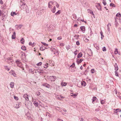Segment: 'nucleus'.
<instances>
[{
	"label": "nucleus",
	"instance_id": "1",
	"mask_svg": "<svg viewBox=\"0 0 121 121\" xmlns=\"http://www.w3.org/2000/svg\"><path fill=\"white\" fill-rule=\"evenodd\" d=\"M57 4V2H56L50 1L48 3V7L50 8H52L55 6V4Z\"/></svg>",
	"mask_w": 121,
	"mask_h": 121
},
{
	"label": "nucleus",
	"instance_id": "2",
	"mask_svg": "<svg viewBox=\"0 0 121 121\" xmlns=\"http://www.w3.org/2000/svg\"><path fill=\"white\" fill-rule=\"evenodd\" d=\"M47 78L51 81H55L56 79L55 76H47Z\"/></svg>",
	"mask_w": 121,
	"mask_h": 121
},
{
	"label": "nucleus",
	"instance_id": "3",
	"mask_svg": "<svg viewBox=\"0 0 121 121\" xmlns=\"http://www.w3.org/2000/svg\"><path fill=\"white\" fill-rule=\"evenodd\" d=\"M115 70V76H118V73L117 72V71L118 70V68L117 63H115L114 65Z\"/></svg>",
	"mask_w": 121,
	"mask_h": 121
},
{
	"label": "nucleus",
	"instance_id": "4",
	"mask_svg": "<svg viewBox=\"0 0 121 121\" xmlns=\"http://www.w3.org/2000/svg\"><path fill=\"white\" fill-rule=\"evenodd\" d=\"M16 62L18 66L20 67H22V63L19 60H17L16 61Z\"/></svg>",
	"mask_w": 121,
	"mask_h": 121
},
{
	"label": "nucleus",
	"instance_id": "5",
	"mask_svg": "<svg viewBox=\"0 0 121 121\" xmlns=\"http://www.w3.org/2000/svg\"><path fill=\"white\" fill-rule=\"evenodd\" d=\"M56 98L59 99L61 100H62V99H64L65 98V97L64 96H62L60 95H58L56 96Z\"/></svg>",
	"mask_w": 121,
	"mask_h": 121
},
{
	"label": "nucleus",
	"instance_id": "6",
	"mask_svg": "<svg viewBox=\"0 0 121 121\" xmlns=\"http://www.w3.org/2000/svg\"><path fill=\"white\" fill-rule=\"evenodd\" d=\"M43 86L48 88H50V85L47 83H43Z\"/></svg>",
	"mask_w": 121,
	"mask_h": 121
},
{
	"label": "nucleus",
	"instance_id": "7",
	"mask_svg": "<svg viewBox=\"0 0 121 121\" xmlns=\"http://www.w3.org/2000/svg\"><path fill=\"white\" fill-rule=\"evenodd\" d=\"M23 97L27 101L29 100V99L27 95L26 94H25L23 95Z\"/></svg>",
	"mask_w": 121,
	"mask_h": 121
},
{
	"label": "nucleus",
	"instance_id": "8",
	"mask_svg": "<svg viewBox=\"0 0 121 121\" xmlns=\"http://www.w3.org/2000/svg\"><path fill=\"white\" fill-rule=\"evenodd\" d=\"M78 83L81 84L82 86L84 87L86 86V82L84 81H83L82 82L79 81L78 82Z\"/></svg>",
	"mask_w": 121,
	"mask_h": 121
},
{
	"label": "nucleus",
	"instance_id": "9",
	"mask_svg": "<svg viewBox=\"0 0 121 121\" xmlns=\"http://www.w3.org/2000/svg\"><path fill=\"white\" fill-rule=\"evenodd\" d=\"M9 75H11L14 76L16 75V74L15 73L14 71L13 70H11L9 72Z\"/></svg>",
	"mask_w": 121,
	"mask_h": 121
},
{
	"label": "nucleus",
	"instance_id": "10",
	"mask_svg": "<svg viewBox=\"0 0 121 121\" xmlns=\"http://www.w3.org/2000/svg\"><path fill=\"white\" fill-rule=\"evenodd\" d=\"M10 86L11 88H13L14 87V83L13 82H11L10 83Z\"/></svg>",
	"mask_w": 121,
	"mask_h": 121
},
{
	"label": "nucleus",
	"instance_id": "11",
	"mask_svg": "<svg viewBox=\"0 0 121 121\" xmlns=\"http://www.w3.org/2000/svg\"><path fill=\"white\" fill-rule=\"evenodd\" d=\"M87 11L88 13L92 14L93 16H94L95 15L93 13V12L91 10L88 9L87 10Z\"/></svg>",
	"mask_w": 121,
	"mask_h": 121
},
{
	"label": "nucleus",
	"instance_id": "12",
	"mask_svg": "<svg viewBox=\"0 0 121 121\" xmlns=\"http://www.w3.org/2000/svg\"><path fill=\"white\" fill-rule=\"evenodd\" d=\"M80 29L83 32V33H84L85 31V27L84 26H82L80 27Z\"/></svg>",
	"mask_w": 121,
	"mask_h": 121
},
{
	"label": "nucleus",
	"instance_id": "13",
	"mask_svg": "<svg viewBox=\"0 0 121 121\" xmlns=\"http://www.w3.org/2000/svg\"><path fill=\"white\" fill-rule=\"evenodd\" d=\"M56 10V8L55 6H54L53 8L52 9H51V11L53 13H54Z\"/></svg>",
	"mask_w": 121,
	"mask_h": 121
},
{
	"label": "nucleus",
	"instance_id": "14",
	"mask_svg": "<svg viewBox=\"0 0 121 121\" xmlns=\"http://www.w3.org/2000/svg\"><path fill=\"white\" fill-rule=\"evenodd\" d=\"M82 56V52H80L78 54L77 56V58H79L81 57Z\"/></svg>",
	"mask_w": 121,
	"mask_h": 121
},
{
	"label": "nucleus",
	"instance_id": "15",
	"mask_svg": "<svg viewBox=\"0 0 121 121\" xmlns=\"http://www.w3.org/2000/svg\"><path fill=\"white\" fill-rule=\"evenodd\" d=\"M16 38V34L15 32H14L12 36V38L13 39H14Z\"/></svg>",
	"mask_w": 121,
	"mask_h": 121
},
{
	"label": "nucleus",
	"instance_id": "16",
	"mask_svg": "<svg viewBox=\"0 0 121 121\" xmlns=\"http://www.w3.org/2000/svg\"><path fill=\"white\" fill-rule=\"evenodd\" d=\"M83 60L82 59H77V61L78 63H80Z\"/></svg>",
	"mask_w": 121,
	"mask_h": 121
},
{
	"label": "nucleus",
	"instance_id": "17",
	"mask_svg": "<svg viewBox=\"0 0 121 121\" xmlns=\"http://www.w3.org/2000/svg\"><path fill=\"white\" fill-rule=\"evenodd\" d=\"M26 116L27 117L28 119L30 118L31 117V115L30 113L28 112L26 114Z\"/></svg>",
	"mask_w": 121,
	"mask_h": 121
},
{
	"label": "nucleus",
	"instance_id": "18",
	"mask_svg": "<svg viewBox=\"0 0 121 121\" xmlns=\"http://www.w3.org/2000/svg\"><path fill=\"white\" fill-rule=\"evenodd\" d=\"M70 96L73 97L74 98H75L77 96V95L75 94H73L72 93H71Z\"/></svg>",
	"mask_w": 121,
	"mask_h": 121
},
{
	"label": "nucleus",
	"instance_id": "19",
	"mask_svg": "<svg viewBox=\"0 0 121 121\" xmlns=\"http://www.w3.org/2000/svg\"><path fill=\"white\" fill-rule=\"evenodd\" d=\"M66 84L67 83L65 82H62L61 84V86H65Z\"/></svg>",
	"mask_w": 121,
	"mask_h": 121
},
{
	"label": "nucleus",
	"instance_id": "20",
	"mask_svg": "<svg viewBox=\"0 0 121 121\" xmlns=\"http://www.w3.org/2000/svg\"><path fill=\"white\" fill-rule=\"evenodd\" d=\"M33 104L36 107H37L38 105V103L36 101H34L33 102Z\"/></svg>",
	"mask_w": 121,
	"mask_h": 121
},
{
	"label": "nucleus",
	"instance_id": "21",
	"mask_svg": "<svg viewBox=\"0 0 121 121\" xmlns=\"http://www.w3.org/2000/svg\"><path fill=\"white\" fill-rule=\"evenodd\" d=\"M20 106V104L18 103H17L16 104V105L15 106V108H19Z\"/></svg>",
	"mask_w": 121,
	"mask_h": 121
},
{
	"label": "nucleus",
	"instance_id": "22",
	"mask_svg": "<svg viewBox=\"0 0 121 121\" xmlns=\"http://www.w3.org/2000/svg\"><path fill=\"white\" fill-rule=\"evenodd\" d=\"M16 13L15 12H12L11 13V16H14V15H16Z\"/></svg>",
	"mask_w": 121,
	"mask_h": 121
},
{
	"label": "nucleus",
	"instance_id": "23",
	"mask_svg": "<svg viewBox=\"0 0 121 121\" xmlns=\"http://www.w3.org/2000/svg\"><path fill=\"white\" fill-rule=\"evenodd\" d=\"M20 4L21 6H25L26 7V5L25 3H22V1H20Z\"/></svg>",
	"mask_w": 121,
	"mask_h": 121
},
{
	"label": "nucleus",
	"instance_id": "24",
	"mask_svg": "<svg viewBox=\"0 0 121 121\" xmlns=\"http://www.w3.org/2000/svg\"><path fill=\"white\" fill-rule=\"evenodd\" d=\"M114 110H115V111H116V112H115L116 113H117L118 112H121V109L120 110L119 108H117L116 109H114Z\"/></svg>",
	"mask_w": 121,
	"mask_h": 121
},
{
	"label": "nucleus",
	"instance_id": "25",
	"mask_svg": "<svg viewBox=\"0 0 121 121\" xmlns=\"http://www.w3.org/2000/svg\"><path fill=\"white\" fill-rule=\"evenodd\" d=\"M114 53L115 54H117L118 52V50L116 48L115 49V51H114Z\"/></svg>",
	"mask_w": 121,
	"mask_h": 121
},
{
	"label": "nucleus",
	"instance_id": "26",
	"mask_svg": "<svg viewBox=\"0 0 121 121\" xmlns=\"http://www.w3.org/2000/svg\"><path fill=\"white\" fill-rule=\"evenodd\" d=\"M21 48L23 50H25L26 49V47L24 46H22L21 47Z\"/></svg>",
	"mask_w": 121,
	"mask_h": 121
},
{
	"label": "nucleus",
	"instance_id": "27",
	"mask_svg": "<svg viewBox=\"0 0 121 121\" xmlns=\"http://www.w3.org/2000/svg\"><path fill=\"white\" fill-rule=\"evenodd\" d=\"M20 42L21 43L23 44L24 43L25 40L23 38L21 40Z\"/></svg>",
	"mask_w": 121,
	"mask_h": 121
},
{
	"label": "nucleus",
	"instance_id": "28",
	"mask_svg": "<svg viewBox=\"0 0 121 121\" xmlns=\"http://www.w3.org/2000/svg\"><path fill=\"white\" fill-rule=\"evenodd\" d=\"M116 17H121V14L119 13H118L116 15Z\"/></svg>",
	"mask_w": 121,
	"mask_h": 121
},
{
	"label": "nucleus",
	"instance_id": "29",
	"mask_svg": "<svg viewBox=\"0 0 121 121\" xmlns=\"http://www.w3.org/2000/svg\"><path fill=\"white\" fill-rule=\"evenodd\" d=\"M60 13V10H59L58 12L55 13L56 15H57L58 14H59Z\"/></svg>",
	"mask_w": 121,
	"mask_h": 121
},
{
	"label": "nucleus",
	"instance_id": "30",
	"mask_svg": "<svg viewBox=\"0 0 121 121\" xmlns=\"http://www.w3.org/2000/svg\"><path fill=\"white\" fill-rule=\"evenodd\" d=\"M41 43L44 45L46 46H48V44H46L45 43L43 42H41Z\"/></svg>",
	"mask_w": 121,
	"mask_h": 121
},
{
	"label": "nucleus",
	"instance_id": "31",
	"mask_svg": "<svg viewBox=\"0 0 121 121\" xmlns=\"http://www.w3.org/2000/svg\"><path fill=\"white\" fill-rule=\"evenodd\" d=\"M97 5L98 6H99V7L100 8H98V9L99 10H101V4H100V3H98L97 4Z\"/></svg>",
	"mask_w": 121,
	"mask_h": 121
},
{
	"label": "nucleus",
	"instance_id": "32",
	"mask_svg": "<svg viewBox=\"0 0 121 121\" xmlns=\"http://www.w3.org/2000/svg\"><path fill=\"white\" fill-rule=\"evenodd\" d=\"M105 101L103 100H102L100 101V103L101 104H104Z\"/></svg>",
	"mask_w": 121,
	"mask_h": 121
},
{
	"label": "nucleus",
	"instance_id": "33",
	"mask_svg": "<svg viewBox=\"0 0 121 121\" xmlns=\"http://www.w3.org/2000/svg\"><path fill=\"white\" fill-rule=\"evenodd\" d=\"M40 94V92L39 91H37L36 92V94L37 96H39Z\"/></svg>",
	"mask_w": 121,
	"mask_h": 121
},
{
	"label": "nucleus",
	"instance_id": "34",
	"mask_svg": "<svg viewBox=\"0 0 121 121\" xmlns=\"http://www.w3.org/2000/svg\"><path fill=\"white\" fill-rule=\"evenodd\" d=\"M46 116H48L49 117H50V115L49 113L47 112L46 113Z\"/></svg>",
	"mask_w": 121,
	"mask_h": 121
},
{
	"label": "nucleus",
	"instance_id": "35",
	"mask_svg": "<svg viewBox=\"0 0 121 121\" xmlns=\"http://www.w3.org/2000/svg\"><path fill=\"white\" fill-rule=\"evenodd\" d=\"M96 98L95 97H93V98L92 99V100L93 101L92 102L96 99Z\"/></svg>",
	"mask_w": 121,
	"mask_h": 121
},
{
	"label": "nucleus",
	"instance_id": "36",
	"mask_svg": "<svg viewBox=\"0 0 121 121\" xmlns=\"http://www.w3.org/2000/svg\"><path fill=\"white\" fill-rule=\"evenodd\" d=\"M103 4L104 5H105L106 4V3L105 0H103Z\"/></svg>",
	"mask_w": 121,
	"mask_h": 121
},
{
	"label": "nucleus",
	"instance_id": "37",
	"mask_svg": "<svg viewBox=\"0 0 121 121\" xmlns=\"http://www.w3.org/2000/svg\"><path fill=\"white\" fill-rule=\"evenodd\" d=\"M78 52V51L77 50H76V51L74 52V54L76 55L77 54Z\"/></svg>",
	"mask_w": 121,
	"mask_h": 121
},
{
	"label": "nucleus",
	"instance_id": "38",
	"mask_svg": "<svg viewBox=\"0 0 121 121\" xmlns=\"http://www.w3.org/2000/svg\"><path fill=\"white\" fill-rule=\"evenodd\" d=\"M48 67V64L47 63L45 65L44 67L45 68H47Z\"/></svg>",
	"mask_w": 121,
	"mask_h": 121
},
{
	"label": "nucleus",
	"instance_id": "39",
	"mask_svg": "<svg viewBox=\"0 0 121 121\" xmlns=\"http://www.w3.org/2000/svg\"><path fill=\"white\" fill-rule=\"evenodd\" d=\"M102 50L103 51H106V50L105 47H104L103 48Z\"/></svg>",
	"mask_w": 121,
	"mask_h": 121
},
{
	"label": "nucleus",
	"instance_id": "40",
	"mask_svg": "<svg viewBox=\"0 0 121 121\" xmlns=\"http://www.w3.org/2000/svg\"><path fill=\"white\" fill-rule=\"evenodd\" d=\"M14 98L16 100H17L18 99V98L16 96H14Z\"/></svg>",
	"mask_w": 121,
	"mask_h": 121
},
{
	"label": "nucleus",
	"instance_id": "41",
	"mask_svg": "<svg viewBox=\"0 0 121 121\" xmlns=\"http://www.w3.org/2000/svg\"><path fill=\"white\" fill-rule=\"evenodd\" d=\"M110 5L111 6H114V7H115V6L114 5V4L112 3H110Z\"/></svg>",
	"mask_w": 121,
	"mask_h": 121
},
{
	"label": "nucleus",
	"instance_id": "42",
	"mask_svg": "<svg viewBox=\"0 0 121 121\" xmlns=\"http://www.w3.org/2000/svg\"><path fill=\"white\" fill-rule=\"evenodd\" d=\"M42 64V63L41 62H40L37 64V65L38 66L41 65Z\"/></svg>",
	"mask_w": 121,
	"mask_h": 121
},
{
	"label": "nucleus",
	"instance_id": "43",
	"mask_svg": "<svg viewBox=\"0 0 121 121\" xmlns=\"http://www.w3.org/2000/svg\"><path fill=\"white\" fill-rule=\"evenodd\" d=\"M95 70L94 69H91V72L92 73H94L95 72Z\"/></svg>",
	"mask_w": 121,
	"mask_h": 121
},
{
	"label": "nucleus",
	"instance_id": "44",
	"mask_svg": "<svg viewBox=\"0 0 121 121\" xmlns=\"http://www.w3.org/2000/svg\"><path fill=\"white\" fill-rule=\"evenodd\" d=\"M75 66V64L74 63H73V64L72 65H71L70 66V67H74Z\"/></svg>",
	"mask_w": 121,
	"mask_h": 121
},
{
	"label": "nucleus",
	"instance_id": "45",
	"mask_svg": "<svg viewBox=\"0 0 121 121\" xmlns=\"http://www.w3.org/2000/svg\"><path fill=\"white\" fill-rule=\"evenodd\" d=\"M55 109L58 110H60V108L59 107H55Z\"/></svg>",
	"mask_w": 121,
	"mask_h": 121
},
{
	"label": "nucleus",
	"instance_id": "46",
	"mask_svg": "<svg viewBox=\"0 0 121 121\" xmlns=\"http://www.w3.org/2000/svg\"><path fill=\"white\" fill-rule=\"evenodd\" d=\"M64 43H60V46H61V47L64 46Z\"/></svg>",
	"mask_w": 121,
	"mask_h": 121
},
{
	"label": "nucleus",
	"instance_id": "47",
	"mask_svg": "<svg viewBox=\"0 0 121 121\" xmlns=\"http://www.w3.org/2000/svg\"><path fill=\"white\" fill-rule=\"evenodd\" d=\"M76 44L78 45H80V43L79 41H77L76 42Z\"/></svg>",
	"mask_w": 121,
	"mask_h": 121
},
{
	"label": "nucleus",
	"instance_id": "48",
	"mask_svg": "<svg viewBox=\"0 0 121 121\" xmlns=\"http://www.w3.org/2000/svg\"><path fill=\"white\" fill-rule=\"evenodd\" d=\"M62 39V37L61 36L58 37L57 38V39L58 40H60Z\"/></svg>",
	"mask_w": 121,
	"mask_h": 121
},
{
	"label": "nucleus",
	"instance_id": "49",
	"mask_svg": "<svg viewBox=\"0 0 121 121\" xmlns=\"http://www.w3.org/2000/svg\"><path fill=\"white\" fill-rule=\"evenodd\" d=\"M5 69L7 70L8 71H9V69L8 68V67L7 66H6L5 67Z\"/></svg>",
	"mask_w": 121,
	"mask_h": 121
},
{
	"label": "nucleus",
	"instance_id": "50",
	"mask_svg": "<svg viewBox=\"0 0 121 121\" xmlns=\"http://www.w3.org/2000/svg\"><path fill=\"white\" fill-rule=\"evenodd\" d=\"M35 44H36L35 43H32V44L31 46L33 47H34V46H35Z\"/></svg>",
	"mask_w": 121,
	"mask_h": 121
},
{
	"label": "nucleus",
	"instance_id": "51",
	"mask_svg": "<svg viewBox=\"0 0 121 121\" xmlns=\"http://www.w3.org/2000/svg\"><path fill=\"white\" fill-rule=\"evenodd\" d=\"M40 50L43 51L44 50V49H43V48L42 47H41L40 48Z\"/></svg>",
	"mask_w": 121,
	"mask_h": 121
},
{
	"label": "nucleus",
	"instance_id": "52",
	"mask_svg": "<svg viewBox=\"0 0 121 121\" xmlns=\"http://www.w3.org/2000/svg\"><path fill=\"white\" fill-rule=\"evenodd\" d=\"M56 5V7L57 8H58L59 6V4H58V3H57V4H55V6Z\"/></svg>",
	"mask_w": 121,
	"mask_h": 121
},
{
	"label": "nucleus",
	"instance_id": "53",
	"mask_svg": "<svg viewBox=\"0 0 121 121\" xmlns=\"http://www.w3.org/2000/svg\"><path fill=\"white\" fill-rule=\"evenodd\" d=\"M0 4H3V1H2V0H1L0 1Z\"/></svg>",
	"mask_w": 121,
	"mask_h": 121
},
{
	"label": "nucleus",
	"instance_id": "54",
	"mask_svg": "<svg viewBox=\"0 0 121 121\" xmlns=\"http://www.w3.org/2000/svg\"><path fill=\"white\" fill-rule=\"evenodd\" d=\"M74 27H77L78 26V25L77 24H75L73 26Z\"/></svg>",
	"mask_w": 121,
	"mask_h": 121
},
{
	"label": "nucleus",
	"instance_id": "55",
	"mask_svg": "<svg viewBox=\"0 0 121 121\" xmlns=\"http://www.w3.org/2000/svg\"><path fill=\"white\" fill-rule=\"evenodd\" d=\"M114 91L115 92V93L116 94L117 93V90H115Z\"/></svg>",
	"mask_w": 121,
	"mask_h": 121
},
{
	"label": "nucleus",
	"instance_id": "56",
	"mask_svg": "<svg viewBox=\"0 0 121 121\" xmlns=\"http://www.w3.org/2000/svg\"><path fill=\"white\" fill-rule=\"evenodd\" d=\"M92 86H89V88L91 90V89H92Z\"/></svg>",
	"mask_w": 121,
	"mask_h": 121
},
{
	"label": "nucleus",
	"instance_id": "57",
	"mask_svg": "<svg viewBox=\"0 0 121 121\" xmlns=\"http://www.w3.org/2000/svg\"><path fill=\"white\" fill-rule=\"evenodd\" d=\"M32 43L31 42H30L29 43V45H32Z\"/></svg>",
	"mask_w": 121,
	"mask_h": 121
},
{
	"label": "nucleus",
	"instance_id": "58",
	"mask_svg": "<svg viewBox=\"0 0 121 121\" xmlns=\"http://www.w3.org/2000/svg\"><path fill=\"white\" fill-rule=\"evenodd\" d=\"M58 121H63L62 120L60 119H57Z\"/></svg>",
	"mask_w": 121,
	"mask_h": 121
},
{
	"label": "nucleus",
	"instance_id": "59",
	"mask_svg": "<svg viewBox=\"0 0 121 121\" xmlns=\"http://www.w3.org/2000/svg\"><path fill=\"white\" fill-rule=\"evenodd\" d=\"M96 121H101L100 120H99L98 118H96V119L95 120Z\"/></svg>",
	"mask_w": 121,
	"mask_h": 121
},
{
	"label": "nucleus",
	"instance_id": "60",
	"mask_svg": "<svg viewBox=\"0 0 121 121\" xmlns=\"http://www.w3.org/2000/svg\"><path fill=\"white\" fill-rule=\"evenodd\" d=\"M80 121H84V119L82 118H81L80 119Z\"/></svg>",
	"mask_w": 121,
	"mask_h": 121
},
{
	"label": "nucleus",
	"instance_id": "61",
	"mask_svg": "<svg viewBox=\"0 0 121 121\" xmlns=\"http://www.w3.org/2000/svg\"><path fill=\"white\" fill-rule=\"evenodd\" d=\"M63 111L65 112H66V110L65 109H64Z\"/></svg>",
	"mask_w": 121,
	"mask_h": 121
},
{
	"label": "nucleus",
	"instance_id": "62",
	"mask_svg": "<svg viewBox=\"0 0 121 121\" xmlns=\"http://www.w3.org/2000/svg\"><path fill=\"white\" fill-rule=\"evenodd\" d=\"M2 14V12L1 10H0V16H1Z\"/></svg>",
	"mask_w": 121,
	"mask_h": 121
},
{
	"label": "nucleus",
	"instance_id": "63",
	"mask_svg": "<svg viewBox=\"0 0 121 121\" xmlns=\"http://www.w3.org/2000/svg\"><path fill=\"white\" fill-rule=\"evenodd\" d=\"M100 34L101 36H102L103 35V32L102 31H101L100 33Z\"/></svg>",
	"mask_w": 121,
	"mask_h": 121
},
{
	"label": "nucleus",
	"instance_id": "64",
	"mask_svg": "<svg viewBox=\"0 0 121 121\" xmlns=\"http://www.w3.org/2000/svg\"><path fill=\"white\" fill-rule=\"evenodd\" d=\"M99 110L98 109H95V111H99Z\"/></svg>",
	"mask_w": 121,
	"mask_h": 121
}]
</instances>
